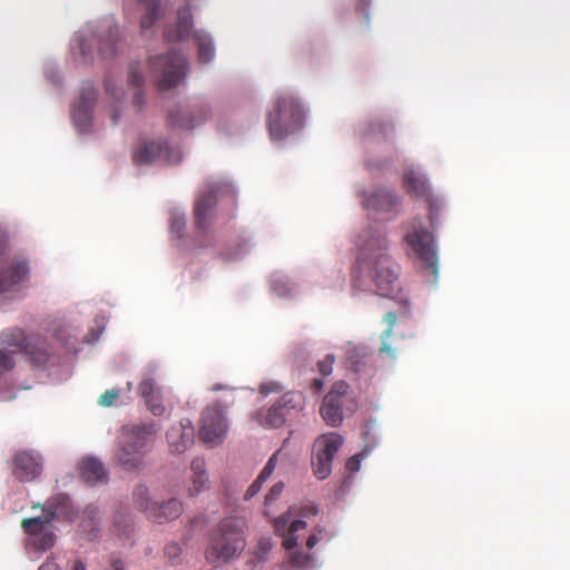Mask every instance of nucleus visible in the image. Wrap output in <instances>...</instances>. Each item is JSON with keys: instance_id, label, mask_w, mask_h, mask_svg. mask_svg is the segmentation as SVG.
Instances as JSON below:
<instances>
[{"instance_id": "680f3d73", "label": "nucleus", "mask_w": 570, "mask_h": 570, "mask_svg": "<svg viewBox=\"0 0 570 570\" xmlns=\"http://www.w3.org/2000/svg\"><path fill=\"white\" fill-rule=\"evenodd\" d=\"M323 386H324V382H323V380H321V379H315V380L313 381V387L315 389V391H316V392H320V391L323 389Z\"/></svg>"}, {"instance_id": "b1692460", "label": "nucleus", "mask_w": 570, "mask_h": 570, "mask_svg": "<svg viewBox=\"0 0 570 570\" xmlns=\"http://www.w3.org/2000/svg\"><path fill=\"white\" fill-rule=\"evenodd\" d=\"M193 31V16L190 11L189 4L181 7L178 10V22L176 28V35L173 36L171 32H167L166 37L168 40H184L190 37Z\"/></svg>"}, {"instance_id": "774afa93", "label": "nucleus", "mask_w": 570, "mask_h": 570, "mask_svg": "<svg viewBox=\"0 0 570 570\" xmlns=\"http://www.w3.org/2000/svg\"><path fill=\"white\" fill-rule=\"evenodd\" d=\"M367 164L373 165V164H377V163H376V161H374V160H368V163H367Z\"/></svg>"}, {"instance_id": "a878e982", "label": "nucleus", "mask_w": 570, "mask_h": 570, "mask_svg": "<svg viewBox=\"0 0 570 570\" xmlns=\"http://www.w3.org/2000/svg\"><path fill=\"white\" fill-rule=\"evenodd\" d=\"M403 185L409 194L415 197L426 196L429 191L425 179L414 169H407L403 175Z\"/></svg>"}, {"instance_id": "6e6552de", "label": "nucleus", "mask_w": 570, "mask_h": 570, "mask_svg": "<svg viewBox=\"0 0 570 570\" xmlns=\"http://www.w3.org/2000/svg\"><path fill=\"white\" fill-rule=\"evenodd\" d=\"M404 240L414 255L431 272L438 275V255L433 234L424 226L421 219H413L411 229L405 234Z\"/></svg>"}, {"instance_id": "e2e57ef3", "label": "nucleus", "mask_w": 570, "mask_h": 570, "mask_svg": "<svg viewBox=\"0 0 570 570\" xmlns=\"http://www.w3.org/2000/svg\"><path fill=\"white\" fill-rule=\"evenodd\" d=\"M435 206L434 203H430V223L434 226Z\"/></svg>"}, {"instance_id": "7ed1b4c3", "label": "nucleus", "mask_w": 570, "mask_h": 570, "mask_svg": "<svg viewBox=\"0 0 570 570\" xmlns=\"http://www.w3.org/2000/svg\"><path fill=\"white\" fill-rule=\"evenodd\" d=\"M158 429L154 423L138 424L122 429L116 460L127 471L138 470L142 466L144 456Z\"/></svg>"}, {"instance_id": "5fc2aeb1", "label": "nucleus", "mask_w": 570, "mask_h": 570, "mask_svg": "<svg viewBox=\"0 0 570 570\" xmlns=\"http://www.w3.org/2000/svg\"><path fill=\"white\" fill-rule=\"evenodd\" d=\"M38 570H59V567L52 558H49Z\"/></svg>"}, {"instance_id": "39448f33", "label": "nucleus", "mask_w": 570, "mask_h": 570, "mask_svg": "<svg viewBox=\"0 0 570 570\" xmlns=\"http://www.w3.org/2000/svg\"><path fill=\"white\" fill-rule=\"evenodd\" d=\"M304 111L299 101L291 94L279 95L267 115V128L273 140H282L301 128Z\"/></svg>"}, {"instance_id": "37998d69", "label": "nucleus", "mask_w": 570, "mask_h": 570, "mask_svg": "<svg viewBox=\"0 0 570 570\" xmlns=\"http://www.w3.org/2000/svg\"><path fill=\"white\" fill-rule=\"evenodd\" d=\"M14 360L10 353L0 350V376L14 367Z\"/></svg>"}, {"instance_id": "f704fd0d", "label": "nucleus", "mask_w": 570, "mask_h": 570, "mask_svg": "<svg viewBox=\"0 0 570 570\" xmlns=\"http://www.w3.org/2000/svg\"><path fill=\"white\" fill-rule=\"evenodd\" d=\"M72 120L81 131H85L91 121V110L73 106Z\"/></svg>"}, {"instance_id": "f03ea898", "label": "nucleus", "mask_w": 570, "mask_h": 570, "mask_svg": "<svg viewBox=\"0 0 570 570\" xmlns=\"http://www.w3.org/2000/svg\"><path fill=\"white\" fill-rule=\"evenodd\" d=\"M245 520L237 515L224 518L213 533L205 558L209 563H228L237 559L246 547Z\"/></svg>"}, {"instance_id": "864d4df0", "label": "nucleus", "mask_w": 570, "mask_h": 570, "mask_svg": "<svg viewBox=\"0 0 570 570\" xmlns=\"http://www.w3.org/2000/svg\"><path fill=\"white\" fill-rule=\"evenodd\" d=\"M98 513H99V510L95 505H88L83 511L85 518L90 521H92Z\"/></svg>"}, {"instance_id": "f257e3e1", "label": "nucleus", "mask_w": 570, "mask_h": 570, "mask_svg": "<svg viewBox=\"0 0 570 570\" xmlns=\"http://www.w3.org/2000/svg\"><path fill=\"white\" fill-rule=\"evenodd\" d=\"M353 287L393 297L400 288L399 265L386 254L381 230L360 235V255L352 273Z\"/></svg>"}, {"instance_id": "20e7f679", "label": "nucleus", "mask_w": 570, "mask_h": 570, "mask_svg": "<svg viewBox=\"0 0 570 570\" xmlns=\"http://www.w3.org/2000/svg\"><path fill=\"white\" fill-rule=\"evenodd\" d=\"M228 189L224 181L209 180L202 188L194 207L195 240L199 247H208L214 237L210 227L215 218L217 195Z\"/></svg>"}, {"instance_id": "ea45409f", "label": "nucleus", "mask_w": 570, "mask_h": 570, "mask_svg": "<svg viewBox=\"0 0 570 570\" xmlns=\"http://www.w3.org/2000/svg\"><path fill=\"white\" fill-rule=\"evenodd\" d=\"M312 562V556L302 551H296L289 557V563L295 568L307 567Z\"/></svg>"}, {"instance_id": "cd10ccee", "label": "nucleus", "mask_w": 570, "mask_h": 570, "mask_svg": "<svg viewBox=\"0 0 570 570\" xmlns=\"http://www.w3.org/2000/svg\"><path fill=\"white\" fill-rule=\"evenodd\" d=\"M276 404L284 410L286 415H291L293 411L299 412L305 406V397L301 392H288L285 393Z\"/></svg>"}, {"instance_id": "a211bd4d", "label": "nucleus", "mask_w": 570, "mask_h": 570, "mask_svg": "<svg viewBox=\"0 0 570 570\" xmlns=\"http://www.w3.org/2000/svg\"><path fill=\"white\" fill-rule=\"evenodd\" d=\"M363 206L373 212H391L399 205V198L389 189L376 188L363 194Z\"/></svg>"}, {"instance_id": "c03bdc74", "label": "nucleus", "mask_w": 570, "mask_h": 570, "mask_svg": "<svg viewBox=\"0 0 570 570\" xmlns=\"http://www.w3.org/2000/svg\"><path fill=\"white\" fill-rule=\"evenodd\" d=\"M334 361V355L328 354L325 356L324 360L317 363L318 371L321 372L322 375L327 376L332 373Z\"/></svg>"}, {"instance_id": "4be33fe9", "label": "nucleus", "mask_w": 570, "mask_h": 570, "mask_svg": "<svg viewBox=\"0 0 570 570\" xmlns=\"http://www.w3.org/2000/svg\"><path fill=\"white\" fill-rule=\"evenodd\" d=\"M183 512V504L177 499L167 502H155L149 511L148 518L155 522L163 523L177 519Z\"/></svg>"}, {"instance_id": "8fccbe9b", "label": "nucleus", "mask_w": 570, "mask_h": 570, "mask_svg": "<svg viewBox=\"0 0 570 570\" xmlns=\"http://www.w3.org/2000/svg\"><path fill=\"white\" fill-rule=\"evenodd\" d=\"M259 391L263 395H268L271 393H276L281 391V385L275 382L264 383L261 385Z\"/></svg>"}, {"instance_id": "9b49d317", "label": "nucleus", "mask_w": 570, "mask_h": 570, "mask_svg": "<svg viewBox=\"0 0 570 570\" xmlns=\"http://www.w3.org/2000/svg\"><path fill=\"white\" fill-rule=\"evenodd\" d=\"M0 343L13 351H24L37 366L46 364L50 355L48 347L40 337L27 336L20 328L1 332Z\"/></svg>"}, {"instance_id": "6e6d98bb", "label": "nucleus", "mask_w": 570, "mask_h": 570, "mask_svg": "<svg viewBox=\"0 0 570 570\" xmlns=\"http://www.w3.org/2000/svg\"><path fill=\"white\" fill-rule=\"evenodd\" d=\"M132 102L137 107H141L144 105L145 100L141 90H138L135 94Z\"/></svg>"}, {"instance_id": "13d9d810", "label": "nucleus", "mask_w": 570, "mask_h": 570, "mask_svg": "<svg viewBox=\"0 0 570 570\" xmlns=\"http://www.w3.org/2000/svg\"><path fill=\"white\" fill-rule=\"evenodd\" d=\"M120 118V111L117 107H114L110 114V119L114 125H116L119 121Z\"/></svg>"}, {"instance_id": "9d476101", "label": "nucleus", "mask_w": 570, "mask_h": 570, "mask_svg": "<svg viewBox=\"0 0 570 570\" xmlns=\"http://www.w3.org/2000/svg\"><path fill=\"white\" fill-rule=\"evenodd\" d=\"M343 444V438L335 432L318 436L313 444L312 469L318 480H325L332 472L333 458Z\"/></svg>"}, {"instance_id": "f8f14e48", "label": "nucleus", "mask_w": 570, "mask_h": 570, "mask_svg": "<svg viewBox=\"0 0 570 570\" xmlns=\"http://www.w3.org/2000/svg\"><path fill=\"white\" fill-rule=\"evenodd\" d=\"M348 384L344 381L334 383L331 391L324 396L320 413L323 420L332 426L343 421V404L347 396Z\"/></svg>"}, {"instance_id": "a19ab883", "label": "nucleus", "mask_w": 570, "mask_h": 570, "mask_svg": "<svg viewBox=\"0 0 570 570\" xmlns=\"http://www.w3.org/2000/svg\"><path fill=\"white\" fill-rule=\"evenodd\" d=\"M120 396V392L117 389L105 391L98 400L99 405L104 407L111 406Z\"/></svg>"}, {"instance_id": "4d7b16f0", "label": "nucleus", "mask_w": 570, "mask_h": 570, "mask_svg": "<svg viewBox=\"0 0 570 570\" xmlns=\"http://www.w3.org/2000/svg\"><path fill=\"white\" fill-rule=\"evenodd\" d=\"M320 541V538L317 537V534L313 533L308 537L307 541H306V547L308 549H313L316 543Z\"/></svg>"}, {"instance_id": "423d86ee", "label": "nucleus", "mask_w": 570, "mask_h": 570, "mask_svg": "<svg viewBox=\"0 0 570 570\" xmlns=\"http://www.w3.org/2000/svg\"><path fill=\"white\" fill-rule=\"evenodd\" d=\"M148 66L160 90L176 87L187 73V59L181 52L151 57Z\"/></svg>"}, {"instance_id": "e433bc0d", "label": "nucleus", "mask_w": 570, "mask_h": 570, "mask_svg": "<svg viewBox=\"0 0 570 570\" xmlns=\"http://www.w3.org/2000/svg\"><path fill=\"white\" fill-rule=\"evenodd\" d=\"M145 402L154 415L160 416L164 414L165 407L161 403L160 391L158 393L151 395L150 397L146 399Z\"/></svg>"}, {"instance_id": "bb28decb", "label": "nucleus", "mask_w": 570, "mask_h": 570, "mask_svg": "<svg viewBox=\"0 0 570 570\" xmlns=\"http://www.w3.org/2000/svg\"><path fill=\"white\" fill-rule=\"evenodd\" d=\"M138 3L145 11L141 17L140 28L142 32H146L159 18L160 2L159 0H138Z\"/></svg>"}, {"instance_id": "393cba45", "label": "nucleus", "mask_w": 570, "mask_h": 570, "mask_svg": "<svg viewBox=\"0 0 570 570\" xmlns=\"http://www.w3.org/2000/svg\"><path fill=\"white\" fill-rule=\"evenodd\" d=\"M278 454L279 451L275 452L269 458V460L267 461L266 465L264 466L257 479L250 484V487L245 492V500H250L253 497H255L261 491L263 484L271 478L277 464Z\"/></svg>"}, {"instance_id": "58836bf2", "label": "nucleus", "mask_w": 570, "mask_h": 570, "mask_svg": "<svg viewBox=\"0 0 570 570\" xmlns=\"http://www.w3.org/2000/svg\"><path fill=\"white\" fill-rule=\"evenodd\" d=\"M138 392L145 400L159 392L153 379H145L138 386Z\"/></svg>"}, {"instance_id": "bf43d9fd", "label": "nucleus", "mask_w": 570, "mask_h": 570, "mask_svg": "<svg viewBox=\"0 0 570 570\" xmlns=\"http://www.w3.org/2000/svg\"><path fill=\"white\" fill-rule=\"evenodd\" d=\"M78 48H79V50H80V53L83 56V59H86V58H87V56H89V53H90V52H89V51H87V49H86V43H85V41H83V40H79V41H78Z\"/></svg>"}, {"instance_id": "5701e85b", "label": "nucleus", "mask_w": 570, "mask_h": 570, "mask_svg": "<svg viewBox=\"0 0 570 570\" xmlns=\"http://www.w3.org/2000/svg\"><path fill=\"white\" fill-rule=\"evenodd\" d=\"M190 471L191 487L188 488V493L190 497H194L209 488L205 460L202 458L194 459L190 464Z\"/></svg>"}, {"instance_id": "ddd939ff", "label": "nucleus", "mask_w": 570, "mask_h": 570, "mask_svg": "<svg viewBox=\"0 0 570 570\" xmlns=\"http://www.w3.org/2000/svg\"><path fill=\"white\" fill-rule=\"evenodd\" d=\"M160 157H165L171 165L179 164L183 158L179 149L171 148L161 141L142 144L134 153V161L137 165H150Z\"/></svg>"}, {"instance_id": "f3484780", "label": "nucleus", "mask_w": 570, "mask_h": 570, "mask_svg": "<svg viewBox=\"0 0 570 570\" xmlns=\"http://www.w3.org/2000/svg\"><path fill=\"white\" fill-rule=\"evenodd\" d=\"M98 50L104 58H110L116 53L119 30L112 20L107 19L97 26Z\"/></svg>"}, {"instance_id": "49530a36", "label": "nucleus", "mask_w": 570, "mask_h": 570, "mask_svg": "<svg viewBox=\"0 0 570 570\" xmlns=\"http://www.w3.org/2000/svg\"><path fill=\"white\" fill-rule=\"evenodd\" d=\"M128 79H129V82L134 87H136V88H140L141 87L142 82H144V78L140 75L139 70H138V65L130 66V69H129V72H128Z\"/></svg>"}, {"instance_id": "2eb2a0df", "label": "nucleus", "mask_w": 570, "mask_h": 570, "mask_svg": "<svg viewBox=\"0 0 570 570\" xmlns=\"http://www.w3.org/2000/svg\"><path fill=\"white\" fill-rule=\"evenodd\" d=\"M12 461L13 475L20 482H31L42 472L41 458L32 452L19 451Z\"/></svg>"}, {"instance_id": "69168bd1", "label": "nucleus", "mask_w": 570, "mask_h": 570, "mask_svg": "<svg viewBox=\"0 0 570 570\" xmlns=\"http://www.w3.org/2000/svg\"><path fill=\"white\" fill-rule=\"evenodd\" d=\"M371 0H357V8L360 10H365L370 4Z\"/></svg>"}, {"instance_id": "1a4fd4ad", "label": "nucleus", "mask_w": 570, "mask_h": 570, "mask_svg": "<svg viewBox=\"0 0 570 570\" xmlns=\"http://www.w3.org/2000/svg\"><path fill=\"white\" fill-rule=\"evenodd\" d=\"M42 510L41 517L23 519L21 528L29 535V544L37 550L46 551L56 542V535L50 525L57 515V509L53 502H47Z\"/></svg>"}, {"instance_id": "4c0bfd02", "label": "nucleus", "mask_w": 570, "mask_h": 570, "mask_svg": "<svg viewBox=\"0 0 570 570\" xmlns=\"http://www.w3.org/2000/svg\"><path fill=\"white\" fill-rule=\"evenodd\" d=\"M272 548H273V542H272L271 538H268V537L261 538L257 543L256 551H255L256 558L259 561H265L267 558V554L269 553Z\"/></svg>"}, {"instance_id": "aec40b11", "label": "nucleus", "mask_w": 570, "mask_h": 570, "mask_svg": "<svg viewBox=\"0 0 570 570\" xmlns=\"http://www.w3.org/2000/svg\"><path fill=\"white\" fill-rule=\"evenodd\" d=\"M167 440L173 452L183 453L194 443V428L189 421L180 422L168 430Z\"/></svg>"}, {"instance_id": "338daca9", "label": "nucleus", "mask_w": 570, "mask_h": 570, "mask_svg": "<svg viewBox=\"0 0 570 570\" xmlns=\"http://www.w3.org/2000/svg\"><path fill=\"white\" fill-rule=\"evenodd\" d=\"M71 570H86V567L82 561L77 560L75 561Z\"/></svg>"}, {"instance_id": "412c9836", "label": "nucleus", "mask_w": 570, "mask_h": 570, "mask_svg": "<svg viewBox=\"0 0 570 570\" xmlns=\"http://www.w3.org/2000/svg\"><path fill=\"white\" fill-rule=\"evenodd\" d=\"M79 472L86 483L95 485L108 480V472L102 462L96 458H85L79 463Z\"/></svg>"}, {"instance_id": "7c9ffc66", "label": "nucleus", "mask_w": 570, "mask_h": 570, "mask_svg": "<svg viewBox=\"0 0 570 570\" xmlns=\"http://www.w3.org/2000/svg\"><path fill=\"white\" fill-rule=\"evenodd\" d=\"M134 531V523L129 514L117 513L114 518V533L120 539H128Z\"/></svg>"}, {"instance_id": "4468645a", "label": "nucleus", "mask_w": 570, "mask_h": 570, "mask_svg": "<svg viewBox=\"0 0 570 570\" xmlns=\"http://www.w3.org/2000/svg\"><path fill=\"white\" fill-rule=\"evenodd\" d=\"M227 431V423L220 405L207 406L202 415L199 438L206 443L219 441Z\"/></svg>"}, {"instance_id": "a18cd8bd", "label": "nucleus", "mask_w": 570, "mask_h": 570, "mask_svg": "<svg viewBox=\"0 0 570 570\" xmlns=\"http://www.w3.org/2000/svg\"><path fill=\"white\" fill-rule=\"evenodd\" d=\"M165 556L175 563L181 553V548L174 542H170L164 548Z\"/></svg>"}, {"instance_id": "09e8293b", "label": "nucleus", "mask_w": 570, "mask_h": 570, "mask_svg": "<svg viewBox=\"0 0 570 570\" xmlns=\"http://www.w3.org/2000/svg\"><path fill=\"white\" fill-rule=\"evenodd\" d=\"M362 454H356L346 461V469L350 473H356L361 468Z\"/></svg>"}, {"instance_id": "72a5a7b5", "label": "nucleus", "mask_w": 570, "mask_h": 570, "mask_svg": "<svg viewBox=\"0 0 570 570\" xmlns=\"http://www.w3.org/2000/svg\"><path fill=\"white\" fill-rule=\"evenodd\" d=\"M134 503L136 507L144 511L146 515H149V511L155 502L148 495V489L144 485H139L134 491Z\"/></svg>"}, {"instance_id": "dca6fc26", "label": "nucleus", "mask_w": 570, "mask_h": 570, "mask_svg": "<svg viewBox=\"0 0 570 570\" xmlns=\"http://www.w3.org/2000/svg\"><path fill=\"white\" fill-rule=\"evenodd\" d=\"M306 525V522L303 520L292 521L291 511H287L281 517L275 518L273 521L274 531L284 538L283 547L286 550H291L296 547L298 540L296 532L305 529Z\"/></svg>"}, {"instance_id": "de8ad7c7", "label": "nucleus", "mask_w": 570, "mask_h": 570, "mask_svg": "<svg viewBox=\"0 0 570 570\" xmlns=\"http://www.w3.org/2000/svg\"><path fill=\"white\" fill-rule=\"evenodd\" d=\"M105 88L107 94H109L115 100L120 101L124 97V91L121 88H117L116 85L111 80H107L105 83Z\"/></svg>"}, {"instance_id": "c9c22d12", "label": "nucleus", "mask_w": 570, "mask_h": 570, "mask_svg": "<svg viewBox=\"0 0 570 570\" xmlns=\"http://www.w3.org/2000/svg\"><path fill=\"white\" fill-rule=\"evenodd\" d=\"M284 490V483L277 482L273 485V488L269 490V492L265 497L264 501V514L268 517L271 514V508L274 502H276Z\"/></svg>"}, {"instance_id": "c85d7f7f", "label": "nucleus", "mask_w": 570, "mask_h": 570, "mask_svg": "<svg viewBox=\"0 0 570 570\" xmlns=\"http://www.w3.org/2000/svg\"><path fill=\"white\" fill-rule=\"evenodd\" d=\"M193 37L198 47V59L200 62L207 63L215 56V48L213 46L212 39L208 35L202 31H195Z\"/></svg>"}, {"instance_id": "3c124183", "label": "nucleus", "mask_w": 570, "mask_h": 570, "mask_svg": "<svg viewBox=\"0 0 570 570\" xmlns=\"http://www.w3.org/2000/svg\"><path fill=\"white\" fill-rule=\"evenodd\" d=\"M384 321L389 324V328L384 332V336L389 337L392 333V328L396 322V315L393 312H387L384 315Z\"/></svg>"}, {"instance_id": "79ce46f5", "label": "nucleus", "mask_w": 570, "mask_h": 570, "mask_svg": "<svg viewBox=\"0 0 570 570\" xmlns=\"http://www.w3.org/2000/svg\"><path fill=\"white\" fill-rule=\"evenodd\" d=\"M186 227V218L180 215H174L170 219V230L178 238L183 236V232Z\"/></svg>"}, {"instance_id": "2f4dec72", "label": "nucleus", "mask_w": 570, "mask_h": 570, "mask_svg": "<svg viewBox=\"0 0 570 570\" xmlns=\"http://www.w3.org/2000/svg\"><path fill=\"white\" fill-rule=\"evenodd\" d=\"M97 100V92L91 82H85L80 90V98L75 106L92 110Z\"/></svg>"}, {"instance_id": "603ef678", "label": "nucleus", "mask_w": 570, "mask_h": 570, "mask_svg": "<svg viewBox=\"0 0 570 570\" xmlns=\"http://www.w3.org/2000/svg\"><path fill=\"white\" fill-rule=\"evenodd\" d=\"M318 513V508L314 503H306L301 509L302 517L316 515Z\"/></svg>"}, {"instance_id": "473e14b6", "label": "nucleus", "mask_w": 570, "mask_h": 570, "mask_svg": "<svg viewBox=\"0 0 570 570\" xmlns=\"http://www.w3.org/2000/svg\"><path fill=\"white\" fill-rule=\"evenodd\" d=\"M286 413L276 403L267 410L264 424L269 428H279L286 421Z\"/></svg>"}, {"instance_id": "c756f323", "label": "nucleus", "mask_w": 570, "mask_h": 570, "mask_svg": "<svg viewBox=\"0 0 570 570\" xmlns=\"http://www.w3.org/2000/svg\"><path fill=\"white\" fill-rule=\"evenodd\" d=\"M394 135V126L386 120H375L370 124L366 137L370 140H387Z\"/></svg>"}, {"instance_id": "052dcab7", "label": "nucleus", "mask_w": 570, "mask_h": 570, "mask_svg": "<svg viewBox=\"0 0 570 570\" xmlns=\"http://www.w3.org/2000/svg\"><path fill=\"white\" fill-rule=\"evenodd\" d=\"M110 570H125L124 562L121 560H119V559L115 560L111 563V569Z\"/></svg>"}, {"instance_id": "0e129e2a", "label": "nucleus", "mask_w": 570, "mask_h": 570, "mask_svg": "<svg viewBox=\"0 0 570 570\" xmlns=\"http://www.w3.org/2000/svg\"><path fill=\"white\" fill-rule=\"evenodd\" d=\"M381 352H384L386 354H390L394 357V353H393V350L391 348L390 345H387L386 343H383V345L381 346L380 348Z\"/></svg>"}, {"instance_id": "6ab92c4d", "label": "nucleus", "mask_w": 570, "mask_h": 570, "mask_svg": "<svg viewBox=\"0 0 570 570\" xmlns=\"http://www.w3.org/2000/svg\"><path fill=\"white\" fill-rule=\"evenodd\" d=\"M206 108H199L196 110H184L177 108L170 110L168 114L169 125L181 129H193L200 125L208 116Z\"/></svg>"}, {"instance_id": "0eeeda50", "label": "nucleus", "mask_w": 570, "mask_h": 570, "mask_svg": "<svg viewBox=\"0 0 570 570\" xmlns=\"http://www.w3.org/2000/svg\"><path fill=\"white\" fill-rule=\"evenodd\" d=\"M9 237L7 232L0 229V294L11 291L24 283L30 274L26 258L13 256L8 258Z\"/></svg>"}]
</instances>
